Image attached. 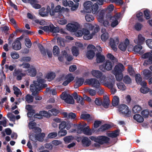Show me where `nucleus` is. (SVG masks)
<instances>
[{"label":"nucleus","mask_w":152,"mask_h":152,"mask_svg":"<svg viewBox=\"0 0 152 152\" xmlns=\"http://www.w3.org/2000/svg\"><path fill=\"white\" fill-rule=\"evenodd\" d=\"M54 7V4L53 3H51V7L49 6H47L46 7V12L48 14L50 13V12H51V11H53V9Z\"/></svg>","instance_id":"obj_50"},{"label":"nucleus","mask_w":152,"mask_h":152,"mask_svg":"<svg viewBox=\"0 0 152 152\" xmlns=\"http://www.w3.org/2000/svg\"><path fill=\"white\" fill-rule=\"evenodd\" d=\"M141 58L144 59L148 58L145 60L144 62L143 65L147 66L148 65L152 64V54L150 52H147L141 54Z\"/></svg>","instance_id":"obj_7"},{"label":"nucleus","mask_w":152,"mask_h":152,"mask_svg":"<svg viewBox=\"0 0 152 152\" xmlns=\"http://www.w3.org/2000/svg\"><path fill=\"white\" fill-rule=\"evenodd\" d=\"M72 52L74 56H77L79 54V50L77 48L73 46L72 48Z\"/></svg>","instance_id":"obj_41"},{"label":"nucleus","mask_w":152,"mask_h":152,"mask_svg":"<svg viewBox=\"0 0 152 152\" xmlns=\"http://www.w3.org/2000/svg\"><path fill=\"white\" fill-rule=\"evenodd\" d=\"M95 53L92 50H90L87 51L86 53V56L89 59H92L94 56Z\"/></svg>","instance_id":"obj_31"},{"label":"nucleus","mask_w":152,"mask_h":152,"mask_svg":"<svg viewBox=\"0 0 152 152\" xmlns=\"http://www.w3.org/2000/svg\"><path fill=\"white\" fill-rule=\"evenodd\" d=\"M95 104L98 106H100L102 104V99L100 98H96L94 101Z\"/></svg>","instance_id":"obj_57"},{"label":"nucleus","mask_w":152,"mask_h":152,"mask_svg":"<svg viewBox=\"0 0 152 152\" xmlns=\"http://www.w3.org/2000/svg\"><path fill=\"white\" fill-rule=\"evenodd\" d=\"M62 12V9L60 5H57L55 8L54 7L53 9V11L50 12V15L51 16H53L55 15L56 13L58 12L59 14L61 13Z\"/></svg>","instance_id":"obj_19"},{"label":"nucleus","mask_w":152,"mask_h":152,"mask_svg":"<svg viewBox=\"0 0 152 152\" xmlns=\"http://www.w3.org/2000/svg\"><path fill=\"white\" fill-rule=\"evenodd\" d=\"M91 74L93 77L99 79L100 82L101 83H104L106 80V77L103 75L102 73L99 70H92Z\"/></svg>","instance_id":"obj_5"},{"label":"nucleus","mask_w":152,"mask_h":152,"mask_svg":"<svg viewBox=\"0 0 152 152\" xmlns=\"http://www.w3.org/2000/svg\"><path fill=\"white\" fill-rule=\"evenodd\" d=\"M58 133L57 132H52L49 133L48 135V137L49 138H53L56 137Z\"/></svg>","instance_id":"obj_58"},{"label":"nucleus","mask_w":152,"mask_h":152,"mask_svg":"<svg viewBox=\"0 0 152 152\" xmlns=\"http://www.w3.org/2000/svg\"><path fill=\"white\" fill-rule=\"evenodd\" d=\"M102 104L105 108H108L109 104L108 102V99H104L103 102H102Z\"/></svg>","instance_id":"obj_55"},{"label":"nucleus","mask_w":152,"mask_h":152,"mask_svg":"<svg viewBox=\"0 0 152 152\" xmlns=\"http://www.w3.org/2000/svg\"><path fill=\"white\" fill-rule=\"evenodd\" d=\"M80 118L83 120H88L90 121L92 120V118L91 117L89 114H82L80 116Z\"/></svg>","instance_id":"obj_39"},{"label":"nucleus","mask_w":152,"mask_h":152,"mask_svg":"<svg viewBox=\"0 0 152 152\" xmlns=\"http://www.w3.org/2000/svg\"><path fill=\"white\" fill-rule=\"evenodd\" d=\"M142 110V108L139 105H136L133 107L132 110L133 113H140Z\"/></svg>","instance_id":"obj_34"},{"label":"nucleus","mask_w":152,"mask_h":152,"mask_svg":"<svg viewBox=\"0 0 152 152\" xmlns=\"http://www.w3.org/2000/svg\"><path fill=\"white\" fill-rule=\"evenodd\" d=\"M114 83L113 80L110 79L109 81H107L105 83V85L109 88H112L113 87V85Z\"/></svg>","instance_id":"obj_42"},{"label":"nucleus","mask_w":152,"mask_h":152,"mask_svg":"<svg viewBox=\"0 0 152 152\" xmlns=\"http://www.w3.org/2000/svg\"><path fill=\"white\" fill-rule=\"evenodd\" d=\"M141 114L144 118H148L149 115V113L148 110H145L142 111L141 112Z\"/></svg>","instance_id":"obj_59"},{"label":"nucleus","mask_w":152,"mask_h":152,"mask_svg":"<svg viewBox=\"0 0 152 152\" xmlns=\"http://www.w3.org/2000/svg\"><path fill=\"white\" fill-rule=\"evenodd\" d=\"M135 78L137 83L139 84L142 80L141 75L139 74H136L135 75Z\"/></svg>","instance_id":"obj_48"},{"label":"nucleus","mask_w":152,"mask_h":152,"mask_svg":"<svg viewBox=\"0 0 152 152\" xmlns=\"http://www.w3.org/2000/svg\"><path fill=\"white\" fill-rule=\"evenodd\" d=\"M119 43L118 37H114L113 39L111 38L110 40V45L111 48L114 51L117 50V46Z\"/></svg>","instance_id":"obj_12"},{"label":"nucleus","mask_w":152,"mask_h":152,"mask_svg":"<svg viewBox=\"0 0 152 152\" xmlns=\"http://www.w3.org/2000/svg\"><path fill=\"white\" fill-rule=\"evenodd\" d=\"M25 99L28 103H30L33 102L34 98L30 95L27 94L26 96Z\"/></svg>","instance_id":"obj_44"},{"label":"nucleus","mask_w":152,"mask_h":152,"mask_svg":"<svg viewBox=\"0 0 152 152\" xmlns=\"http://www.w3.org/2000/svg\"><path fill=\"white\" fill-rule=\"evenodd\" d=\"M49 111L51 112V114L53 115H57L59 112V110L55 108L52 109L51 110H49Z\"/></svg>","instance_id":"obj_61"},{"label":"nucleus","mask_w":152,"mask_h":152,"mask_svg":"<svg viewBox=\"0 0 152 152\" xmlns=\"http://www.w3.org/2000/svg\"><path fill=\"white\" fill-rule=\"evenodd\" d=\"M133 118L137 122L141 123L143 122L144 120L143 117L139 114H136L134 115Z\"/></svg>","instance_id":"obj_25"},{"label":"nucleus","mask_w":152,"mask_h":152,"mask_svg":"<svg viewBox=\"0 0 152 152\" xmlns=\"http://www.w3.org/2000/svg\"><path fill=\"white\" fill-rule=\"evenodd\" d=\"M109 37V34L107 32L104 33L101 36V39L103 41H105Z\"/></svg>","instance_id":"obj_49"},{"label":"nucleus","mask_w":152,"mask_h":152,"mask_svg":"<svg viewBox=\"0 0 152 152\" xmlns=\"http://www.w3.org/2000/svg\"><path fill=\"white\" fill-rule=\"evenodd\" d=\"M13 48L15 50H20L21 48V44L19 40H16L12 44Z\"/></svg>","instance_id":"obj_18"},{"label":"nucleus","mask_w":152,"mask_h":152,"mask_svg":"<svg viewBox=\"0 0 152 152\" xmlns=\"http://www.w3.org/2000/svg\"><path fill=\"white\" fill-rule=\"evenodd\" d=\"M67 29L72 32H75L78 30L80 26L77 23L75 22L73 24H68L66 25Z\"/></svg>","instance_id":"obj_11"},{"label":"nucleus","mask_w":152,"mask_h":152,"mask_svg":"<svg viewBox=\"0 0 152 152\" xmlns=\"http://www.w3.org/2000/svg\"><path fill=\"white\" fill-rule=\"evenodd\" d=\"M143 74L146 80L149 79L152 75V72L148 69H144L143 71Z\"/></svg>","instance_id":"obj_26"},{"label":"nucleus","mask_w":152,"mask_h":152,"mask_svg":"<svg viewBox=\"0 0 152 152\" xmlns=\"http://www.w3.org/2000/svg\"><path fill=\"white\" fill-rule=\"evenodd\" d=\"M113 65V63L109 60H107L105 63L99 66V69L102 71L105 72L106 71H108L111 70Z\"/></svg>","instance_id":"obj_6"},{"label":"nucleus","mask_w":152,"mask_h":152,"mask_svg":"<svg viewBox=\"0 0 152 152\" xmlns=\"http://www.w3.org/2000/svg\"><path fill=\"white\" fill-rule=\"evenodd\" d=\"M28 74L32 77L35 76L37 74V70L35 68L33 67L29 69L28 70Z\"/></svg>","instance_id":"obj_28"},{"label":"nucleus","mask_w":152,"mask_h":152,"mask_svg":"<svg viewBox=\"0 0 152 152\" xmlns=\"http://www.w3.org/2000/svg\"><path fill=\"white\" fill-rule=\"evenodd\" d=\"M66 122L65 121H63L59 124V129H65L66 128Z\"/></svg>","instance_id":"obj_60"},{"label":"nucleus","mask_w":152,"mask_h":152,"mask_svg":"<svg viewBox=\"0 0 152 152\" xmlns=\"http://www.w3.org/2000/svg\"><path fill=\"white\" fill-rule=\"evenodd\" d=\"M13 89L14 91V94L17 97L18 96V95L20 94V93L21 94L20 89L17 87L14 86L13 87Z\"/></svg>","instance_id":"obj_52"},{"label":"nucleus","mask_w":152,"mask_h":152,"mask_svg":"<svg viewBox=\"0 0 152 152\" xmlns=\"http://www.w3.org/2000/svg\"><path fill=\"white\" fill-rule=\"evenodd\" d=\"M74 137L72 136H66L64 138V140L66 143H69L72 142Z\"/></svg>","instance_id":"obj_43"},{"label":"nucleus","mask_w":152,"mask_h":152,"mask_svg":"<svg viewBox=\"0 0 152 152\" xmlns=\"http://www.w3.org/2000/svg\"><path fill=\"white\" fill-rule=\"evenodd\" d=\"M10 55L12 58L14 59H17L19 57V54L15 52H11Z\"/></svg>","instance_id":"obj_62"},{"label":"nucleus","mask_w":152,"mask_h":152,"mask_svg":"<svg viewBox=\"0 0 152 152\" xmlns=\"http://www.w3.org/2000/svg\"><path fill=\"white\" fill-rule=\"evenodd\" d=\"M45 135L44 133H39L35 135L36 139L39 141H42L44 140V138Z\"/></svg>","instance_id":"obj_33"},{"label":"nucleus","mask_w":152,"mask_h":152,"mask_svg":"<svg viewBox=\"0 0 152 152\" xmlns=\"http://www.w3.org/2000/svg\"><path fill=\"white\" fill-rule=\"evenodd\" d=\"M106 13V11L104 10H102L99 12L97 15V20L99 22L102 23L103 22Z\"/></svg>","instance_id":"obj_15"},{"label":"nucleus","mask_w":152,"mask_h":152,"mask_svg":"<svg viewBox=\"0 0 152 152\" xmlns=\"http://www.w3.org/2000/svg\"><path fill=\"white\" fill-rule=\"evenodd\" d=\"M61 98L64 100L65 102L68 104H73L74 103V100L73 97L70 94L63 92L60 95Z\"/></svg>","instance_id":"obj_9"},{"label":"nucleus","mask_w":152,"mask_h":152,"mask_svg":"<svg viewBox=\"0 0 152 152\" xmlns=\"http://www.w3.org/2000/svg\"><path fill=\"white\" fill-rule=\"evenodd\" d=\"M49 32H51L53 33H56L59 31V29L58 27H55L53 24H50L49 26Z\"/></svg>","instance_id":"obj_23"},{"label":"nucleus","mask_w":152,"mask_h":152,"mask_svg":"<svg viewBox=\"0 0 152 152\" xmlns=\"http://www.w3.org/2000/svg\"><path fill=\"white\" fill-rule=\"evenodd\" d=\"M92 5L91 4L90 1H87L85 2L84 4V6L85 9L88 10V12H91V8Z\"/></svg>","instance_id":"obj_35"},{"label":"nucleus","mask_w":152,"mask_h":152,"mask_svg":"<svg viewBox=\"0 0 152 152\" xmlns=\"http://www.w3.org/2000/svg\"><path fill=\"white\" fill-rule=\"evenodd\" d=\"M119 129H116L113 132L109 133L108 136L111 137H116L119 135Z\"/></svg>","instance_id":"obj_38"},{"label":"nucleus","mask_w":152,"mask_h":152,"mask_svg":"<svg viewBox=\"0 0 152 152\" xmlns=\"http://www.w3.org/2000/svg\"><path fill=\"white\" fill-rule=\"evenodd\" d=\"M129 40L128 39H126L124 43H121L119 45V48L122 51H125L129 43Z\"/></svg>","instance_id":"obj_17"},{"label":"nucleus","mask_w":152,"mask_h":152,"mask_svg":"<svg viewBox=\"0 0 152 152\" xmlns=\"http://www.w3.org/2000/svg\"><path fill=\"white\" fill-rule=\"evenodd\" d=\"M105 17L107 20H110V22H112L116 20L114 15L113 16L110 13H107Z\"/></svg>","instance_id":"obj_40"},{"label":"nucleus","mask_w":152,"mask_h":152,"mask_svg":"<svg viewBox=\"0 0 152 152\" xmlns=\"http://www.w3.org/2000/svg\"><path fill=\"white\" fill-rule=\"evenodd\" d=\"M56 75L53 72H50L48 73L46 75L45 78H47L48 80L50 81L53 80L55 77Z\"/></svg>","instance_id":"obj_27"},{"label":"nucleus","mask_w":152,"mask_h":152,"mask_svg":"<svg viewBox=\"0 0 152 152\" xmlns=\"http://www.w3.org/2000/svg\"><path fill=\"white\" fill-rule=\"evenodd\" d=\"M83 33V39L85 40H88L92 39L93 36L94 35V33H92V34H90L89 31L86 28H83L82 29Z\"/></svg>","instance_id":"obj_13"},{"label":"nucleus","mask_w":152,"mask_h":152,"mask_svg":"<svg viewBox=\"0 0 152 152\" xmlns=\"http://www.w3.org/2000/svg\"><path fill=\"white\" fill-rule=\"evenodd\" d=\"M85 19L87 22H91L94 20L93 16L90 14H87L85 17Z\"/></svg>","instance_id":"obj_47"},{"label":"nucleus","mask_w":152,"mask_h":152,"mask_svg":"<svg viewBox=\"0 0 152 152\" xmlns=\"http://www.w3.org/2000/svg\"><path fill=\"white\" fill-rule=\"evenodd\" d=\"M58 134L59 137H62L66 135L67 133V131L65 129H59Z\"/></svg>","instance_id":"obj_45"},{"label":"nucleus","mask_w":152,"mask_h":152,"mask_svg":"<svg viewBox=\"0 0 152 152\" xmlns=\"http://www.w3.org/2000/svg\"><path fill=\"white\" fill-rule=\"evenodd\" d=\"M134 27L135 29L139 31L140 30L142 27V25L140 23H137L135 25Z\"/></svg>","instance_id":"obj_63"},{"label":"nucleus","mask_w":152,"mask_h":152,"mask_svg":"<svg viewBox=\"0 0 152 152\" xmlns=\"http://www.w3.org/2000/svg\"><path fill=\"white\" fill-rule=\"evenodd\" d=\"M145 39V38L143 37L142 35L140 34L138 36L137 40H134V42L136 43V42H137V44L142 45L144 43Z\"/></svg>","instance_id":"obj_20"},{"label":"nucleus","mask_w":152,"mask_h":152,"mask_svg":"<svg viewBox=\"0 0 152 152\" xmlns=\"http://www.w3.org/2000/svg\"><path fill=\"white\" fill-rule=\"evenodd\" d=\"M45 81L44 79L39 78L37 79V80L33 81V84L30 85V89L32 92V95L35 96V98L36 100H40L42 99V97L37 95L39 91L47 86V85L45 83Z\"/></svg>","instance_id":"obj_1"},{"label":"nucleus","mask_w":152,"mask_h":152,"mask_svg":"<svg viewBox=\"0 0 152 152\" xmlns=\"http://www.w3.org/2000/svg\"><path fill=\"white\" fill-rule=\"evenodd\" d=\"M26 46L28 48H30L31 46V42L30 40L28 39H26L25 40Z\"/></svg>","instance_id":"obj_64"},{"label":"nucleus","mask_w":152,"mask_h":152,"mask_svg":"<svg viewBox=\"0 0 152 152\" xmlns=\"http://www.w3.org/2000/svg\"><path fill=\"white\" fill-rule=\"evenodd\" d=\"M53 53L55 56H57L59 54V49L57 46H54L53 48Z\"/></svg>","instance_id":"obj_46"},{"label":"nucleus","mask_w":152,"mask_h":152,"mask_svg":"<svg viewBox=\"0 0 152 152\" xmlns=\"http://www.w3.org/2000/svg\"><path fill=\"white\" fill-rule=\"evenodd\" d=\"M118 88L122 91L125 90L126 89V87L124 83L122 82L118 83L117 84Z\"/></svg>","instance_id":"obj_51"},{"label":"nucleus","mask_w":152,"mask_h":152,"mask_svg":"<svg viewBox=\"0 0 152 152\" xmlns=\"http://www.w3.org/2000/svg\"><path fill=\"white\" fill-rule=\"evenodd\" d=\"M84 81V79L82 77L77 78L74 86V88H78L83 85Z\"/></svg>","instance_id":"obj_21"},{"label":"nucleus","mask_w":152,"mask_h":152,"mask_svg":"<svg viewBox=\"0 0 152 152\" xmlns=\"http://www.w3.org/2000/svg\"><path fill=\"white\" fill-rule=\"evenodd\" d=\"M91 139L100 145L107 143L110 140L109 138L104 136H99L96 137H93Z\"/></svg>","instance_id":"obj_4"},{"label":"nucleus","mask_w":152,"mask_h":152,"mask_svg":"<svg viewBox=\"0 0 152 152\" xmlns=\"http://www.w3.org/2000/svg\"><path fill=\"white\" fill-rule=\"evenodd\" d=\"M111 127V125L108 124H104L101 126L99 129L98 131H99L103 132L106 130H107Z\"/></svg>","instance_id":"obj_29"},{"label":"nucleus","mask_w":152,"mask_h":152,"mask_svg":"<svg viewBox=\"0 0 152 152\" xmlns=\"http://www.w3.org/2000/svg\"><path fill=\"white\" fill-rule=\"evenodd\" d=\"M124 68L123 65L120 63L115 66L114 71L117 80L120 81L122 79L124 83L126 84H129L132 82V80L128 75L125 76L123 77L122 72L124 70Z\"/></svg>","instance_id":"obj_2"},{"label":"nucleus","mask_w":152,"mask_h":152,"mask_svg":"<svg viewBox=\"0 0 152 152\" xmlns=\"http://www.w3.org/2000/svg\"><path fill=\"white\" fill-rule=\"evenodd\" d=\"M99 8V6L97 4L95 3L93 5H92L91 10L93 14H97L98 13V10Z\"/></svg>","instance_id":"obj_30"},{"label":"nucleus","mask_w":152,"mask_h":152,"mask_svg":"<svg viewBox=\"0 0 152 152\" xmlns=\"http://www.w3.org/2000/svg\"><path fill=\"white\" fill-rule=\"evenodd\" d=\"M82 143L84 146L88 147L91 145V141L88 138L85 137L83 138Z\"/></svg>","instance_id":"obj_24"},{"label":"nucleus","mask_w":152,"mask_h":152,"mask_svg":"<svg viewBox=\"0 0 152 152\" xmlns=\"http://www.w3.org/2000/svg\"><path fill=\"white\" fill-rule=\"evenodd\" d=\"M86 125V124L85 125H83L82 124H79L77 126V131H80L79 133H80V132H82L83 131L84 129L85 126Z\"/></svg>","instance_id":"obj_54"},{"label":"nucleus","mask_w":152,"mask_h":152,"mask_svg":"<svg viewBox=\"0 0 152 152\" xmlns=\"http://www.w3.org/2000/svg\"><path fill=\"white\" fill-rule=\"evenodd\" d=\"M119 102V98L118 96H115L113 97L112 103L113 105L114 106H115L118 105Z\"/></svg>","instance_id":"obj_32"},{"label":"nucleus","mask_w":152,"mask_h":152,"mask_svg":"<svg viewBox=\"0 0 152 152\" xmlns=\"http://www.w3.org/2000/svg\"><path fill=\"white\" fill-rule=\"evenodd\" d=\"M14 76H17L16 79L17 80H20L22 79V77L26 75V73H22L21 70L15 69L13 73Z\"/></svg>","instance_id":"obj_14"},{"label":"nucleus","mask_w":152,"mask_h":152,"mask_svg":"<svg viewBox=\"0 0 152 152\" xmlns=\"http://www.w3.org/2000/svg\"><path fill=\"white\" fill-rule=\"evenodd\" d=\"M86 83L96 88H99L100 85V83L99 81L97 79L94 78L86 80L85 84Z\"/></svg>","instance_id":"obj_8"},{"label":"nucleus","mask_w":152,"mask_h":152,"mask_svg":"<svg viewBox=\"0 0 152 152\" xmlns=\"http://www.w3.org/2000/svg\"><path fill=\"white\" fill-rule=\"evenodd\" d=\"M143 13L141 12H140L137 14L136 16L139 21L142 22L143 21Z\"/></svg>","instance_id":"obj_56"},{"label":"nucleus","mask_w":152,"mask_h":152,"mask_svg":"<svg viewBox=\"0 0 152 152\" xmlns=\"http://www.w3.org/2000/svg\"><path fill=\"white\" fill-rule=\"evenodd\" d=\"M57 42L58 45L62 47H64L65 46V42L64 40L61 37H58L57 38Z\"/></svg>","instance_id":"obj_37"},{"label":"nucleus","mask_w":152,"mask_h":152,"mask_svg":"<svg viewBox=\"0 0 152 152\" xmlns=\"http://www.w3.org/2000/svg\"><path fill=\"white\" fill-rule=\"evenodd\" d=\"M96 62L98 63L103 62L105 60L104 56L102 55L100 52H98L96 53Z\"/></svg>","instance_id":"obj_22"},{"label":"nucleus","mask_w":152,"mask_h":152,"mask_svg":"<svg viewBox=\"0 0 152 152\" xmlns=\"http://www.w3.org/2000/svg\"><path fill=\"white\" fill-rule=\"evenodd\" d=\"M38 47L42 55L43 56H46L47 53V55L49 57L51 58L52 57V52L51 50L48 49L45 50L43 46L40 44H39L38 45Z\"/></svg>","instance_id":"obj_10"},{"label":"nucleus","mask_w":152,"mask_h":152,"mask_svg":"<svg viewBox=\"0 0 152 152\" xmlns=\"http://www.w3.org/2000/svg\"><path fill=\"white\" fill-rule=\"evenodd\" d=\"M119 111L124 116L130 117L131 115V112L129 110V107L124 104L120 105L118 107Z\"/></svg>","instance_id":"obj_3"},{"label":"nucleus","mask_w":152,"mask_h":152,"mask_svg":"<svg viewBox=\"0 0 152 152\" xmlns=\"http://www.w3.org/2000/svg\"><path fill=\"white\" fill-rule=\"evenodd\" d=\"M142 47L141 45L137 44V45H136L133 48V51L135 52L138 53L140 55H141L143 54L145 51L144 50H142Z\"/></svg>","instance_id":"obj_16"},{"label":"nucleus","mask_w":152,"mask_h":152,"mask_svg":"<svg viewBox=\"0 0 152 152\" xmlns=\"http://www.w3.org/2000/svg\"><path fill=\"white\" fill-rule=\"evenodd\" d=\"M149 88L147 86L141 87L140 88V91L143 94H146L148 93L149 91Z\"/></svg>","instance_id":"obj_53"},{"label":"nucleus","mask_w":152,"mask_h":152,"mask_svg":"<svg viewBox=\"0 0 152 152\" xmlns=\"http://www.w3.org/2000/svg\"><path fill=\"white\" fill-rule=\"evenodd\" d=\"M82 132L84 134L88 136L91 135L92 134V132L89 126H87L85 127Z\"/></svg>","instance_id":"obj_36"}]
</instances>
